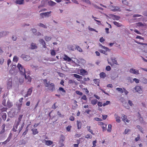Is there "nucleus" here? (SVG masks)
<instances>
[{"mask_svg":"<svg viewBox=\"0 0 147 147\" xmlns=\"http://www.w3.org/2000/svg\"><path fill=\"white\" fill-rule=\"evenodd\" d=\"M99 46H101V47L105 50L106 51H104L102 50H101L100 51V52L102 53H103L106 55H107V51H110V49H109L107 47H105L104 46L100 44H99Z\"/></svg>","mask_w":147,"mask_h":147,"instance_id":"20e7f679","label":"nucleus"},{"mask_svg":"<svg viewBox=\"0 0 147 147\" xmlns=\"http://www.w3.org/2000/svg\"><path fill=\"white\" fill-rule=\"evenodd\" d=\"M143 82L145 84H147V79L145 78H143Z\"/></svg>","mask_w":147,"mask_h":147,"instance_id":"774afa93","label":"nucleus"},{"mask_svg":"<svg viewBox=\"0 0 147 147\" xmlns=\"http://www.w3.org/2000/svg\"><path fill=\"white\" fill-rule=\"evenodd\" d=\"M83 1L89 4H91V3L89 0H83Z\"/></svg>","mask_w":147,"mask_h":147,"instance_id":"052dcab7","label":"nucleus"},{"mask_svg":"<svg viewBox=\"0 0 147 147\" xmlns=\"http://www.w3.org/2000/svg\"><path fill=\"white\" fill-rule=\"evenodd\" d=\"M80 74L82 75H84L86 74L87 73V71L85 69H81L80 70Z\"/></svg>","mask_w":147,"mask_h":147,"instance_id":"412c9836","label":"nucleus"},{"mask_svg":"<svg viewBox=\"0 0 147 147\" xmlns=\"http://www.w3.org/2000/svg\"><path fill=\"white\" fill-rule=\"evenodd\" d=\"M122 120L124 121L125 123V120L127 119V117L124 114L122 115Z\"/></svg>","mask_w":147,"mask_h":147,"instance_id":"37998d69","label":"nucleus"},{"mask_svg":"<svg viewBox=\"0 0 147 147\" xmlns=\"http://www.w3.org/2000/svg\"><path fill=\"white\" fill-rule=\"evenodd\" d=\"M71 126L68 125L67 127H66V130L67 131H70L71 130Z\"/></svg>","mask_w":147,"mask_h":147,"instance_id":"e2e57ef3","label":"nucleus"},{"mask_svg":"<svg viewBox=\"0 0 147 147\" xmlns=\"http://www.w3.org/2000/svg\"><path fill=\"white\" fill-rule=\"evenodd\" d=\"M33 89V87H31L29 88L27 92V94L24 96V97H26L31 95Z\"/></svg>","mask_w":147,"mask_h":147,"instance_id":"9d476101","label":"nucleus"},{"mask_svg":"<svg viewBox=\"0 0 147 147\" xmlns=\"http://www.w3.org/2000/svg\"><path fill=\"white\" fill-rule=\"evenodd\" d=\"M51 13V11H50L49 12H47L45 13H41V15H44V16H47L48 17L49 16V14H50V13Z\"/></svg>","mask_w":147,"mask_h":147,"instance_id":"393cba45","label":"nucleus"},{"mask_svg":"<svg viewBox=\"0 0 147 147\" xmlns=\"http://www.w3.org/2000/svg\"><path fill=\"white\" fill-rule=\"evenodd\" d=\"M9 32L7 31H3L0 32V37L5 36L7 35Z\"/></svg>","mask_w":147,"mask_h":147,"instance_id":"4468645a","label":"nucleus"},{"mask_svg":"<svg viewBox=\"0 0 147 147\" xmlns=\"http://www.w3.org/2000/svg\"><path fill=\"white\" fill-rule=\"evenodd\" d=\"M137 128L142 133H143V128L141 127L140 125H137Z\"/></svg>","mask_w":147,"mask_h":147,"instance_id":"ea45409f","label":"nucleus"},{"mask_svg":"<svg viewBox=\"0 0 147 147\" xmlns=\"http://www.w3.org/2000/svg\"><path fill=\"white\" fill-rule=\"evenodd\" d=\"M57 91L63 95H65L66 93V91L62 87H59Z\"/></svg>","mask_w":147,"mask_h":147,"instance_id":"1a4fd4ad","label":"nucleus"},{"mask_svg":"<svg viewBox=\"0 0 147 147\" xmlns=\"http://www.w3.org/2000/svg\"><path fill=\"white\" fill-rule=\"evenodd\" d=\"M21 57L24 60L27 61H29L31 59V57L25 54H22L21 55Z\"/></svg>","mask_w":147,"mask_h":147,"instance_id":"423d86ee","label":"nucleus"},{"mask_svg":"<svg viewBox=\"0 0 147 147\" xmlns=\"http://www.w3.org/2000/svg\"><path fill=\"white\" fill-rule=\"evenodd\" d=\"M134 89L136 92L140 94H141L142 93V90L141 87L140 86H137L134 88Z\"/></svg>","mask_w":147,"mask_h":147,"instance_id":"0eeeda50","label":"nucleus"},{"mask_svg":"<svg viewBox=\"0 0 147 147\" xmlns=\"http://www.w3.org/2000/svg\"><path fill=\"white\" fill-rule=\"evenodd\" d=\"M76 93L77 94L79 95L80 96H82L83 94L82 93L79 91L77 90L76 91Z\"/></svg>","mask_w":147,"mask_h":147,"instance_id":"4d7b16f0","label":"nucleus"},{"mask_svg":"<svg viewBox=\"0 0 147 147\" xmlns=\"http://www.w3.org/2000/svg\"><path fill=\"white\" fill-rule=\"evenodd\" d=\"M135 42L138 44L143 45V46L144 47H145V46H147V43H143L142 42H138L136 41H135Z\"/></svg>","mask_w":147,"mask_h":147,"instance_id":"4c0bfd02","label":"nucleus"},{"mask_svg":"<svg viewBox=\"0 0 147 147\" xmlns=\"http://www.w3.org/2000/svg\"><path fill=\"white\" fill-rule=\"evenodd\" d=\"M111 61L114 64L118 65L117 62L115 59H112Z\"/></svg>","mask_w":147,"mask_h":147,"instance_id":"de8ad7c7","label":"nucleus"},{"mask_svg":"<svg viewBox=\"0 0 147 147\" xmlns=\"http://www.w3.org/2000/svg\"><path fill=\"white\" fill-rule=\"evenodd\" d=\"M113 23L115 25L118 27H120L122 26L121 24L115 21Z\"/></svg>","mask_w":147,"mask_h":147,"instance_id":"c85d7f7f","label":"nucleus"},{"mask_svg":"<svg viewBox=\"0 0 147 147\" xmlns=\"http://www.w3.org/2000/svg\"><path fill=\"white\" fill-rule=\"evenodd\" d=\"M71 75L73 76L74 77L78 79H82V76L77 74H72Z\"/></svg>","mask_w":147,"mask_h":147,"instance_id":"5701e85b","label":"nucleus"},{"mask_svg":"<svg viewBox=\"0 0 147 147\" xmlns=\"http://www.w3.org/2000/svg\"><path fill=\"white\" fill-rule=\"evenodd\" d=\"M94 84L97 85L98 86H99V83L100 80L99 79H94L93 80Z\"/></svg>","mask_w":147,"mask_h":147,"instance_id":"f3484780","label":"nucleus"},{"mask_svg":"<svg viewBox=\"0 0 147 147\" xmlns=\"http://www.w3.org/2000/svg\"><path fill=\"white\" fill-rule=\"evenodd\" d=\"M23 75H24V76L25 79L27 80L28 82H31L32 78L30 76L28 75L27 76L25 73V74H24Z\"/></svg>","mask_w":147,"mask_h":147,"instance_id":"2eb2a0df","label":"nucleus"},{"mask_svg":"<svg viewBox=\"0 0 147 147\" xmlns=\"http://www.w3.org/2000/svg\"><path fill=\"white\" fill-rule=\"evenodd\" d=\"M131 131L130 129H125L123 133V134H127L128 132Z\"/></svg>","mask_w":147,"mask_h":147,"instance_id":"a18cd8bd","label":"nucleus"},{"mask_svg":"<svg viewBox=\"0 0 147 147\" xmlns=\"http://www.w3.org/2000/svg\"><path fill=\"white\" fill-rule=\"evenodd\" d=\"M76 48L77 50L80 52H82L83 51L82 49L79 46L77 45H76Z\"/></svg>","mask_w":147,"mask_h":147,"instance_id":"bb28decb","label":"nucleus"},{"mask_svg":"<svg viewBox=\"0 0 147 147\" xmlns=\"http://www.w3.org/2000/svg\"><path fill=\"white\" fill-rule=\"evenodd\" d=\"M12 85V79L11 78H9L8 79L7 83V87L8 89H10L11 88Z\"/></svg>","mask_w":147,"mask_h":147,"instance_id":"7ed1b4c3","label":"nucleus"},{"mask_svg":"<svg viewBox=\"0 0 147 147\" xmlns=\"http://www.w3.org/2000/svg\"><path fill=\"white\" fill-rule=\"evenodd\" d=\"M116 90L119 92H120L122 93H123V90L121 88H116Z\"/></svg>","mask_w":147,"mask_h":147,"instance_id":"49530a36","label":"nucleus"},{"mask_svg":"<svg viewBox=\"0 0 147 147\" xmlns=\"http://www.w3.org/2000/svg\"><path fill=\"white\" fill-rule=\"evenodd\" d=\"M7 109L6 108L3 107H0V111L1 112L6 111Z\"/></svg>","mask_w":147,"mask_h":147,"instance_id":"7c9ffc66","label":"nucleus"},{"mask_svg":"<svg viewBox=\"0 0 147 147\" xmlns=\"http://www.w3.org/2000/svg\"><path fill=\"white\" fill-rule=\"evenodd\" d=\"M112 125L111 124H109L108 126V128L107 130L108 131L110 132L111 131Z\"/></svg>","mask_w":147,"mask_h":147,"instance_id":"79ce46f5","label":"nucleus"},{"mask_svg":"<svg viewBox=\"0 0 147 147\" xmlns=\"http://www.w3.org/2000/svg\"><path fill=\"white\" fill-rule=\"evenodd\" d=\"M110 103V101H107L106 102L103 104V106H105L106 105H107Z\"/></svg>","mask_w":147,"mask_h":147,"instance_id":"5fc2aeb1","label":"nucleus"},{"mask_svg":"<svg viewBox=\"0 0 147 147\" xmlns=\"http://www.w3.org/2000/svg\"><path fill=\"white\" fill-rule=\"evenodd\" d=\"M100 78H104L106 76V75L105 73L102 72L100 74Z\"/></svg>","mask_w":147,"mask_h":147,"instance_id":"a878e982","label":"nucleus"},{"mask_svg":"<svg viewBox=\"0 0 147 147\" xmlns=\"http://www.w3.org/2000/svg\"><path fill=\"white\" fill-rule=\"evenodd\" d=\"M129 72L131 74H139V71L138 70H136L135 69L132 68L130 69L129 70Z\"/></svg>","mask_w":147,"mask_h":147,"instance_id":"9b49d317","label":"nucleus"},{"mask_svg":"<svg viewBox=\"0 0 147 147\" xmlns=\"http://www.w3.org/2000/svg\"><path fill=\"white\" fill-rule=\"evenodd\" d=\"M37 47L35 43H32L31 44V48L32 49H34L37 48Z\"/></svg>","mask_w":147,"mask_h":147,"instance_id":"c756f323","label":"nucleus"},{"mask_svg":"<svg viewBox=\"0 0 147 147\" xmlns=\"http://www.w3.org/2000/svg\"><path fill=\"white\" fill-rule=\"evenodd\" d=\"M120 119V117L119 116L116 117L115 118L116 122L117 123H120L121 121Z\"/></svg>","mask_w":147,"mask_h":147,"instance_id":"864d4df0","label":"nucleus"},{"mask_svg":"<svg viewBox=\"0 0 147 147\" xmlns=\"http://www.w3.org/2000/svg\"><path fill=\"white\" fill-rule=\"evenodd\" d=\"M20 123H19L18 122H16V123H15L14 124V127L16 128V129H17L18 128V126L19 125Z\"/></svg>","mask_w":147,"mask_h":147,"instance_id":"09e8293b","label":"nucleus"},{"mask_svg":"<svg viewBox=\"0 0 147 147\" xmlns=\"http://www.w3.org/2000/svg\"><path fill=\"white\" fill-rule=\"evenodd\" d=\"M133 80L134 81H135L136 83L138 84L139 83V80L138 79L136 78H134L133 79Z\"/></svg>","mask_w":147,"mask_h":147,"instance_id":"bf43d9fd","label":"nucleus"},{"mask_svg":"<svg viewBox=\"0 0 147 147\" xmlns=\"http://www.w3.org/2000/svg\"><path fill=\"white\" fill-rule=\"evenodd\" d=\"M17 67L19 69L21 75L25 74V69L21 64L18 63Z\"/></svg>","mask_w":147,"mask_h":147,"instance_id":"39448f33","label":"nucleus"},{"mask_svg":"<svg viewBox=\"0 0 147 147\" xmlns=\"http://www.w3.org/2000/svg\"><path fill=\"white\" fill-rule=\"evenodd\" d=\"M39 42L40 43L42 44V45L43 46V47L44 48H46V43L44 41V40L43 39H41L39 40Z\"/></svg>","mask_w":147,"mask_h":147,"instance_id":"aec40b11","label":"nucleus"},{"mask_svg":"<svg viewBox=\"0 0 147 147\" xmlns=\"http://www.w3.org/2000/svg\"><path fill=\"white\" fill-rule=\"evenodd\" d=\"M45 39L46 41H49L51 40V38L50 37H48L47 36H46L45 37Z\"/></svg>","mask_w":147,"mask_h":147,"instance_id":"a19ab883","label":"nucleus"},{"mask_svg":"<svg viewBox=\"0 0 147 147\" xmlns=\"http://www.w3.org/2000/svg\"><path fill=\"white\" fill-rule=\"evenodd\" d=\"M78 129H80L81 128L82 124L80 121L77 120V121Z\"/></svg>","mask_w":147,"mask_h":147,"instance_id":"4be33fe9","label":"nucleus"},{"mask_svg":"<svg viewBox=\"0 0 147 147\" xmlns=\"http://www.w3.org/2000/svg\"><path fill=\"white\" fill-rule=\"evenodd\" d=\"M122 2L123 4H124L125 5H128V3L127 1L126 0H123Z\"/></svg>","mask_w":147,"mask_h":147,"instance_id":"603ef678","label":"nucleus"},{"mask_svg":"<svg viewBox=\"0 0 147 147\" xmlns=\"http://www.w3.org/2000/svg\"><path fill=\"white\" fill-rule=\"evenodd\" d=\"M97 100L96 99H92L91 101V103L93 105H95L97 103Z\"/></svg>","mask_w":147,"mask_h":147,"instance_id":"2f4dec72","label":"nucleus"},{"mask_svg":"<svg viewBox=\"0 0 147 147\" xmlns=\"http://www.w3.org/2000/svg\"><path fill=\"white\" fill-rule=\"evenodd\" d=\"M63 59L64 60L67 61L68 62H70L71 61H73L66 54H64L63 55Z\"/></svg>","mask_w":147,"mask_h":147,"instance_id":"6e6552de","label":"nucleus"},{"mask_svg":"<svg viewBox=\"0 0 147 147\" xmlns=\"http://www.w3.org/2000/svg\"><path fill=\"white\" fill-rule=\"evenodd\" d=\"M24 0H17L15 1V3L19 5L23 4L24 3Z\"/></svg>","mask_w":147,"mask_h":147,"instance_id":"dca6fc26","label":"nucleus"},{"mask_svg":"<svg viewBox=\"0 0 147 147\" xmlns=\"http://www.w3.org/2000/svg\"><path fill=\"white\" fill-rule=\"evenodd\" d=\"M123 92H124L125 94L126 95H127V94L129 92L127 91L125 88H123Z\"/></svg>","mask_w":147,"mask_h":147,"instance_id":"69168bd1","label":"nucleus"},{"mask_svg":"<svg viewBox=\"0 0 147 147\" xmlns=\"http://www.w3.org/2000/svg\"><path fill=\"white\" fill-rule=\"evenodd\" d=\"M31 130L32 131L33 134L34 135H35L36 134H37L38 133V131L36 129H32Z\"/></svg>","mask_w":147,"mask_h":147,"instance_id":"b1692460","label":"nucleus"},{"mask_svg":"<svg viewBox=\"0 0 147 147\" xmlns=\"http://www.w3.org/2000/svg\"><path fill=\"white\" fill-rule=\"evenodd\" d=\"M51 54L52 56H55L56 55L55 51L54 50H51L50 51Z\"/></svg>","mask_w":147,"mask_h":147,"instance_id":"f704fd0d","label":"nucleus"},{"mask_svg":"<svg viewBox=\"0 0 147 147\" xmlns=\"http://www.w3.org/2000/svg\"><path fill=\"white\" fill-rule=\"evenodd\" d=\"M86 128L87 129V131L89 132L91 134L93 135H94V134L93 132V130L91 129V127L89 126H86Z\"/></svg>","mask_w":147,"mask_h":147,"instance_id":"a211bd4d","label":"nucleus"},{"mask_svg":"<svg viewBox=\"0 0 147 147\" xmlns=\"http://www.w3.org/2000/svg\"><path fill=\"white\" fill-rule=\"evenodd\" d=\"M38 25L39 26L42 27L44 28H47V27L46 26L44 25L43 24L41 23H40L39 24H38Z\"/></svg>","mask_w":147,"mask_h":147,"instance_id":"58836bf2","label":"nucleus"},{"mask_svg":"<svg viewBox=\"0 0 147 147\" xmlns=\"http://www.w3.org/2000/svg\"><path fill=\"white\" fill-rule=\"evenodd\" d=\"M47 2L49 5L51 6H54L56 4V3L55 2L51 0H43L42 1V3H45Z\"/></svg>","mask_w":147,"mask_h":147,"instance_id":"f03ea898","label":"nucleus"},{"mask_svg":"<svg viewBox=\"0 0 147 147\" xmlns=\"http://www.w3.org/2000/svg\"><path fill=\"white\" fill-rule=\"evenodd\" d=\"M85 137L87 139H91L92 138V136L90 134H88L85 136Z\"/></svg>","mask_w":147,"mask_h":147,"instance_id":"e433bc0d","label":"nucleus"},{"mask_svg":"<svg viewBox=\"0 0 147 147\" xmlns=\"http://www.w3.org/2000/svg\"><path fill=\"white\" fill-rule=\"evenodd\" d=\"M13 106L12 104L9 100H8L7 102L6 106L8 108H11Z\"/></svg>","mask_w":147,"mask_h":147,"instance_id":"6ab92c4d","label":"nucleus"},{"mask_svg":"<svg viewBox=\"0 0 147 147\" xmlns=\"http://www.w3.org/2000/svg\"><path fill=\"white\" fill-rule=\"evenodd\" d=\"M110 8L111 9V10L113 11H117L120 9L118 7H115L113 6H110Z\"/></svg>","mask_w":147,"mask_h":147,"instance_id":"f8f14e48","label":"nucleus"},{"mask_svg":"<svg viewBox=\"0 0 147 147\" xmlns=\"http://www.w3.org/2000/svg\"><path fill=\"white\" fill-rule=\"evenodd\" d=\"M137 26L140 27V26H146V24H142L141 22H138L136 24Z\"/></svg>","mask_w":147,"mask_h":147,"instance_id":"72a5a7b5","label":"nucleus"},{"mask_svg":"<svg viewBox=\"0 0 147 147\" xmlns=\"http://www.w3.org/2000/svg\"><path fill=\"white\" fill-rule=\"evenodd\" d=\"M43 141V142H45V144L48 146H50L53 143V142L50 140H44Z\"/></svg>","mask_w":147,"mask_h":147,"instance_id":"ddd939ff","label":"nucleus"},{"mask_svg":"<svg viewBox=\"0 0 147 147\" xmlns=\"http://www.w3.org/2000/svg\"><path fill=\"white\" fill-rule=\"evenodd\" d=\"M94 7L95 8H96L97 9H100L101 10H103V9L102 8V7H99L97 6L96 5H94Z\"/></svg>","mask_w":147,"mask_h":147,"instance_id":"680f3d73","label":"nucleus"},{"mask_svg":"<svg viewBox=\"0 0 147 147\" xmlns=\"http://www.w3.org/2000/svg\"><path fill=\"white\" fill-rule=\"evenodd\" d=\"M111 69V68L110 66L108 65L106 66V69L107 71H109Z\"/></svg>","mask_w":147,"mask_h":147,"instance_id":"0e129e2a","label":"nucleus"},{"mask_svg":"<svg viewBox=\"0 0 147 147\" xmlns=\"http://www.w3.org/2000/svg\"><path fill=\"white\" fill-rule=\"evenodd\" d=\"M113 17L114 20H119L120 18V17L118 16L114 15Z\"/></svg>","mask_w":147,"mask_h":147,"instance_id":"c03bdc74","label":"nucleus"},{"mask_svg":"<svg viewBox=\"0 0 147 147\" xmlns=\"http://www.w3.org/2000/svg\"><path fill=\"white\" fill-rule=\"evenodd\" d=\"M1 116L4 121L5 120L7 117V115L5 113H3L1 114Z\"/></svg>","mask_w":147,"mask_h":147,"instance_id":"cd10ccee","label":"nucleus"},{"mask_svg":"<svg viewBox=\"0 0 147 147\" xmlns=\"http://www.w3.org/2000/svg\"><path fill=\"white\" fill-rule=\"evenodd\" d=\"M44 84L46 87L48 88L49 90L53 92L55 90V85L53 83H50V82H47L46 79L43 80Z\"/></svg>","mask_w":147,"mask_h":147,"instance_id":"f257e3e1","label":"nucleus"},{"mask_svg":"<svg viewBox=\"0 0 147 147\" xmlns=\"http://www.w3.org/2000/svg\"><path fill=\"white\" fill-rule=\"evenodd\" d=\"M81 99L86 101L87 100L86 96L85 95H83V96L82 97Z\"/></svg>","mask_w":147,"mask_h":147,"instance_id":"8fccbe9b","label":"nucleus"},{"mask_svg":"<svg viewBox=\"0 0 147 147\" xmlns=\"http://www.w3.org/2000/svg\"><path fill=\"white\" fill-rule=\"evenodd\" d=\"M57 114L58 115H59L60 117H64L63 115H62L60 112L59 111H58L57 112Z\"/></svg>","mask_w":147,"mask_h":147,"instance_id":"338daca9","label":"nucleus"},{"mask_svg":"<svg viewBox=\"0 0 147 147\" xmlns=\"http://www.w3.org/2000/svg\"><path fill=\"white\" fill-rule=\"evenodd\" d=\"M24 123H23L22 125H21V127H19L18 129L19 133H20L21 131L22 130L23 127L24 126Z\"/></svg>","mask_w":147,"mask_h":147,"instance_id":"473e14b6","label":"nucleus"},{"mask_svg":"<svg viewBox=\"0 0 147 147\" xmlns=\"http://www.w3.org/2000/svg\"><path fill=\"white\" fill-rule=\"evenodd\" d=\"M23 116V115H20L18 119V121L17 122L20 123V121H21V120Z\"/></svg>","mask_w":147,"mask_h":147,"instance_id":"c9c22d12","label":"nucleus"},{"mask_svg":"<svg viewBox=\"0 0 147 147\" xmlns=\"http://www.w3.org/2000/svg\"><path fill=\"white\" fill-rule=\"evenodd\" d=\"M57 102H56L52 106L51 108L53 109H56L57 107V106H56L55 105L56 104Z\"/></svg>","mask_w":147,"mask_h":147,"instance_id":"6e6d98bb","label":"nucleus"},{"mask_svg":"<svg viewBox=\"0 0 147 147\" xmlns=\"http://www.w3.org/2000/svg\"><path fill=\"white\" fill-rule=\"evenodd\" d=\"M128 102L129 105L131 107H133L134 106V105L133 104L132 101L130 100H128Z\"/></svg>","mask_w":147,"mask_h":147,"instance_id":"3c124183","label":"nucleus"},{"mask_svg":"<svg viewBox=\"0 0 147 147\" xmlns=\"http://www.w3.org/2000/svg\"><path fill=\"white\" fill-rule=\"evenodd\" d=\"M97 141L96 140L93 141L92 142L93 146L92 147H95L96 146V143Z\"/></svg>","mask_w":147,"mask_h":147,"instance_id":"13d9d810","label":"nucleus"}]
</instances>
